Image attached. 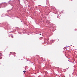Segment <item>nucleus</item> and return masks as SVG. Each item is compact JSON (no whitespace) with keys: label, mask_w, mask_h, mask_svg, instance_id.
I'll list each match as a JSON object with an SVG mask.
<instances>
[{"label":"nucleus","mask_w":77,"mask_h":77,"mask_svg":"<svg viewBox=\"0 0 77 77\" xmlns=\"http://www.w3.org/2000/svg\"><path fill=\"white\" fill-rule=\"evenodd\" d=\"M41 35V34H40V35Z\"/></svg>","instance_id":"obj_3"},{"label":"nucleus","mask_w":77,"mask_h":77,"mask_svg":"<svg viewBox=\"0 0 77 77\" xmlns=\"http://www.w3.org/2000/svg\"><path fill=\"white\" fill-rule=\"evenodd\" d=\"M23 72H26V71H23Z\"/></svg>","instance_id":"obj_1"},{"label":"nucleus","mask_w":77,"mask_h":77,"mask_svg":"<svg viewBox=\"0 0 77 77\" xmlns=\"http://www.w3.org/2000/svg\"><path fill=\"white\" fill-rule=\"evenodd\" d=\"M14 54H16V53H15V52H14Z\"/></svg>","instance_id":"obj_2"}]
</instances>
